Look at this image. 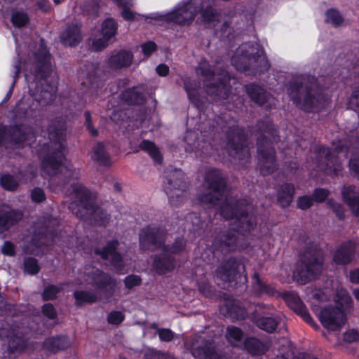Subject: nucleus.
Masks as SVG:
<instances>
[{
  "label": "nucleus",
  "mask_w": 359,
  "mask_h": 359,
  "mask_svg": "<svg viewBox=\"0 0 359 359\" xmlns=\"http://www.w3.org/2000/svg\"><path fill=\"white\" fill-rule=\"evenodd\" d=\"M204 187L206 192L201 197V203L210 206H218L221 215L226 219H235V224L240 229H250V218L247 207H243L245 201H238L232 204L233 199L227 198L226 190L221 177L217 170H210L206 177Z\"/></svg>",
  "instance_id": "nucleus-1"
},
{
  "label": "nucleus",
  "mask_w": 359,
  "mask_h": 359,
  "mask_svg": "<svg viewBox=\"0 0 359 359\" xmlns=\"http://www.w3.org/2000/svg\"><path fill=\"white\" fill-rule=\"evenodd\" d=\"M329 292L328 288L312 291L311 308L323 326L329 332L337 333L345 325L347 320L345 310L352 307L353 301L346 290L341 285L336 284L333 300L339 307L326 306L320 309L317 303L327 300Z\"/></svg>",
  "instance_id": "nucleus-2"
},
{
  "label": "nucleus",
  "mask_w": 359,
  "mask_h": 359,
  "mask_svg": "<svg viewBox=\"0 0 359 359\" xmlns=\"http://www.w3.org/2000/svg\"><path fill=\"white\" fill-rule=\"evenodd\" d=\"M23 66L25 79L31 92L35 88L36 93H43V88L40 86L45 83L48 85L45 94L51 96L55 92L57 77L53 74L50 56L43 44L40 45L39 51L34 55L33 61L29 59L24 62Z\"/></svg>",
  "instance_id": "nucleus-3"
},
{
  "label": "nucleus",
  "mask_w": 359,
  "mask_h": 359,
  "mask_svg": "<svg viewBox=\"0 0 359 359\" xmlns=\"http://www.w3.org/2000/svg\"><path fill=\"white\" fill-rule=\"evenodd\" d=\"M72 198L76 201L71 204V209L79 217L94 221L97 224H105L109 221L105 205H96L95 193L90 192L81 184L72 187Z\"/></svg>",
  "instance_id": "nucleus-4"
},
{
  "label": "nucleus",
  "mask_w": 359,
  "mask_h": 359,
  "mask_svg": "<svg viewBox=\"0 0 359 359\" xmlns=\"http://www.w3.org/2000/svg\"><path fill=\"white\" fill-rule=\"evenodd\" d=\"M65 136V130L62 128L50 132L49 138L53 140L54 147L57 151L43 160V169L50 175L61 172L66 177L76 178L79 172L76 170L72 169L71 163L65 158V146L63 142Z\"/></svg>",
  "instance_id": "nucleus-5"
},
{
  "label": "nucleus",
  "mask_w": 359,
  "mask_h": 359,
  "mask_svg": "<svg viewBox=\"0 0 359 359\" xmlns=\"http://www.w3.org/2000/svg\"><path fill=\"white\" fill-rule=\"evenodd\" d=\"M289 94L297 106L308 111H315L324 107L327 101L315 84L309 88L303 83L292 86Z\"/></svg>",
  "instance_id": "nucleus-6"
},
{
  "label": "nucleus",
  "mask_w": 359,
  "mask_h": 359,
  "mask_svg": "<svg viewBox=\"0 0 359 359\" xmlns=\"http://www.w3.org/2000/svg\"><path fill=\"white\" fill-rule=\"evenodd\" d=\"M233 65L240 71H246L251 66L260 71L269 67V62L258 44H242L232 57Z\"/></svg>",
  "instance_id": "nucleus-7"
},
{
  "label": "nucleus",
  "mask_w": 359,
  "mask_h": 359,
  "mask_svg": "<svg viewBox=\"0 0 359 359\" xmlns=\"http://www.w3.org/2000/svg\"><path fill=\"white\" fill-rule=\"evenodd\" d=\"M323 260L317 252L306 254L304 260L297 264L293 276L300 284L314 279L322 271Z\"/></svg>",
  "instance_id": "nucleus-8"
},
{
  "label": "nucleus",
  "mask_w": 359,
  "mask_h": 359,
  "mask_svg": "<svg viewBox=\"0 0 359 359\" xmlns=\"http://www.w3.org/2000/svg\"><path fill=\"white\" fill-rule=\"evenodd\" d=\"M226 338L232 346L245 349L254 355L263 353L266 349V346L257 339L246 338L243 341L242 330L234 326L227 327Z\"/></svg>",
  "instance_id": "nucleus-9"
},
{
  "label": "nucleus",
  "mask_w": 359,
  "mask_h": 359,
  "mask_svg": "<svg viewBox=\"0 0 359 359\" xmlns=\"http://www.w3.org/2000/svg\"><path fill=\"white\" fill-rule=\"evenodd\" d=\"M197 72L198 74L205 77V81H210L211 79L215 81L216 77L217 79L220 80V83L217 85L212 83L207 84L206 90L209 95L219 97L218 99L227 97V91L229 90L224 82L229 80V78L226 72H222L220 77H217L215 74H212L210 66L206 61H203L199 64Z\"/></svg>",
  "instance_id": "nucleus-10"
},
{
  "label": "nucleus",
  "mask_w": 359,
  "mask_h": 359,
  "mask_svg": "<svg viewBox=\"0 0 359 359\" xmlns=\"http://www.w3.org/2000/svg\"><path fill=\"white\" fill-rule=\"evenodd\" d=\"M117 26L112 19H107L98 31L91 39V47L94 50L99 51L105 48L116 34Z\"/></svg>",
  "instance_id": "nucleus-11"
},
{
  "label": "nucleus",
  "mask_w": 359,
  "mask_h": 359,
  "mask_svg": "<svg viewBox=\"0 0 359 359\" xmlns=\"http://www.w3.org/2000/svg\"><path fill=\"white\" fill-rule=\"evenodd\" d=\"M86 281L88 284L95 286L100 293L106 295L109 293V296L112 295L116 285V281L113 278L95 269L86 272Z\"/></svg>",
  "instance_id": "nucleus-12"
},
{
  "label": "nucleus",
  "mask_w": 359,
  "mask_h": 359,
  "mask_svg": "<svg viewBox=\"0 0 359 359\" xmlns=\"http://www.w3.org/2000/svg\"><path fill=\"white\" fill-rule=\"evenodd\" d=\"M184 176L180 170H176L172 178L168 181L169 187H165V191L169 197L170 203L172 205H177L183 201V196L178 192H182L186 187L184 180Z\"/></svg>",
  "instance_id": "nucleus-13"
},
{
  "label": "nucleus",
  "mask_w": 359,
  "mask_h": 359,
  "mask_svg": "<svg viewBox=\"0 0 359 359\" xmlns=\"http://www.w3.org/2000/svg\"><path fill=\"white\" fill-rule=\"evenodd\" d=\"M336 156H333V154L325 148H323L320 151V157H322V156H325V158L327 161L326 167L327 168H325L324 165L320 164V163H318V166L320 169L325 170L327 174L337 175V172L341 170V163L339 162V160L342 157H346V149L343 147L336 148Z\"/></svg>",
  "instance_id": "nucleus-14"
},
{
  "label": "nucleus",
  "mask_w": 359,
  "mask_h": 359,
  "mask_svg": "<svg viewBox=\"0 0 359 359\" xmlns=\"http://www.w3.org/2000/svg\"><path fill=\"white\" fill-rule=\"evenodd\" d=\"M211 344L202 336L196 337L190 345L191 353L196 359H223L211 347Z\"/></svg>",
  "instance_id": "nucleus-15"
},
{
  "label": "nucleus",
  "mask_w": 359,
  "mask_h": 359,
  "mask_svg": "<svg viewBox=\"0 0 359 359\" xmlns=\"http://www.w3.org/2000/svg\"><path fill=\"white\" fill-rule=\"evenodd\" d=\"M283 297L285 303L291 309L299 314L307 323L311 325L312 327L315 328L318 327V325L311 318L302 302L295 292H287L284 294Z\"/></svg>",
  "instance_id": "nucleus-16"
},
{
  "label": "nucleus",
  "mask_w": 359,
  "mask_h": 359,
  "mask_svg": "<svg viewBox=\"0 0 359 359\" xmlns=\"http://www.w3.org/2000/svg\"><path fill=\"white\" fill-rule=\"evenodd\" d=\"M164 241V231L149 226L143 229L140 234V243L142 248H149L151 244L161 248Z\"/></svg>",
  "instance_id": "nucleus-17"
},
{
  "label": "nucleus",
  "mask_w": 359,
  "mask_h": 359,
  "mask_svg": "<svg viewBox=\"0 0 359 359\" xmlns=\"http://www.w3.org/2000/svg\"><path fill=\"white\" fill-rule=\"evenodd\" d=\"M259 164L264 175L272 172L276 167L274 151L268 144L263 146L259 142L258 146Z\"/></svg>",
  "instance_id": "nucleus-18"
},
{
  "label": "nucleus",
  "mask_w": 359,
  "mask_h": 359,
  "mask_svg": "<svg viewBox=\"0 0 359 359\" xmlns=\"http://www.w3.org/2000/svg\"><path fill=\"white\" fill-rule=\"evenodd\" d=\"M228 150L230 155L241 159L242 158L248 157L249 149L245 144L243 135L240 133H233L231 140L228 143Z\"/></svg>",
  "instance_id": "nucleus-19"
},
{
  "label": "nucleus",
  "mask_w": 359,
  "mask_h": 359,
  "mask_svg": "<svg viewBox=\"0 0 359 359\" xmlns=\"http://www.w3.org/2000/svg\"><path fill=\"white\" fill-rule=\"evenodd\" d=\"M118 243L112 241L107 244L102 252H96L100 254L102 259H109L111 264L116 268V270L121 273H123V267L122 266L123 260L120 255L116 252V249Z\"/></svg>",
  "instance_id": "nucleus-20"
},
{
  "label": "nucleus",
  "mask_w": 359,
  "mask_h": 359,
  "mask_svg": "<svg viewBox=\"0 0 359 359\" xmlns=\"http://www.w3.org/2000/svg\"><path fill=\"white\" fill-rule=\"evenodd\" d=\"M355 243L347 242L342 244L334 255V261L337 264L346 265L351 263L354 258Z\"/></svg>",
  "instance_id": "nucleus-21"
},
{
  "label": "nucleus",
  "mask_w": 359,
  "mask_h": 359,
  "mask_svg": "<svg viewBox=\"0 0 359 359\" xmlns=\"http://www.w3.org/2000/svg\"><path fill=\"white\" fill-rule=\"evenodd\" d=\"M133 55L126 50H115L108 59V65L112 69L128 67L133 60Z\"/></svg>",
  "instance_id": "nucleus-22"
},
{
  "label": "nucleus",
  "mask_w": 359,
  "mask_h": 359,
  "mask_svg": "<svg viewBox=\"0 0 359 359\" xmlns=\"http://www.w3.org/2000/svg\"><path fill=\"white\" fill-rule=\"evenodd\" d=\"M61 40L67 46H76L81 40L80 28L77 25L69 26L62 34Z\"/></svg>",
  "instance_id": "nucleus-23"
},
{
  "label": "nucleus",
  "mask_w": 359,
  "mask_h": 359,
  "mask_svg": "<svg viewBox=\"0 0 359 359\" xmlns=\"http://www.w3.org/2000/svg\"><path fill=\"white\" fill-rule=\"evenodd\" d=\"M279 351L280 355H278L276 359H316L313 355L306 353H301L294 357V346L290 341L286 339H283V344Z\"/></svg>",
  "instance_id": "nucleus-24"
},
{
  "label": "nucleus",
  "mask_w": 359,
  "mask_h": 359,
  "mask_svg": "<svg viewBox=\"0 0 359 359\" xmlns=\"http://www.w3.org/2000/svg\"><path fill=\"white\" fill-rule=\"evenodd\" d=\"M355 189V187L353 186L344 187L342 196L353 212L355 215H359V196H356Z\"/></svg>",
  "instance_id": "nucleus-25"
},
{
  "label": "nucleus",
  "mask_w": 359,
  "mask_h": 359,
  "mask_svg": "<svg viewBox=\"0 0 359 359\" xmlns=\"http://www.w3.org/2000/svg\"><path fill=\"white\" fill-rule=\"evenodd\" d=\"M69 345L70 341L65 336L48 338L45 341L43 344L44 347L51 352L65 349Z\"/></svg>",
  "instance_id": "nucleus-26"
},
{
  "label": "nucleus",
  "mask_w": 359,
  "mask_h": 359,
  "mask_svg": "<svg viewBox=\"0 0 359 359\" xmlns=\"http://www.w3.org/2000/svg\"><path fill=\"white\" fill-rule=\"evenodd\" d=\"M174 266L173 260L167 254L156 257L153 264L154 269L158 273H165L172 270Z\"/></svg>",
  "instance_id": "nucleus-27"
},
{
  "label": "nucleus",
  "mask_w": 359,
  "mask_h": 359,
  "mask_svg": "<svg viewBox=\"0 0 359 359\" xmlns=\"http://www.w3.org/2000/svg\"><path fill=\"white\" fill-rule=\"evenodd\" d=\"M246 91L250 98L260 105L265 104L267 100L269 99L264 89L257 85L250 84L247 86Z\"/></svg>",
  "instance_id": "nucleus-28"
},
{
  "label": "nucleus",
  "mask_w": 359,
  "mask_h": 359,
  "mask_svg": "<svg viewBox=\"0 0 359 359\" xmlns=\"http://www.w3.org/2000/svg\"><path fill=\"white\" fill-rule=\"evenodd\" d=\"M21 218L22 213L19 211H11L0 217V233L7 230Z\"/></svg>",
  "instance_id": "nucleus-29"
},
{
  "label": "nucleus",
  "mask_w": 359,
  "mask_h": 359,
  "mask_svg": "<svg viewBox=\"0 0 359 359\" xmlns=\"http://www.w3.org/2000/svg\"><path fill=\"white\" fill-rule=\"evenodd\" d=\"M257 327L267 332L275 331L279 324V319L276 317H262L255 321Z\"/></svg>",
  "instance_id": "nucleus-30"
},
{
  "label": "nucleus",
  "mask_w": 359,
  "mask_h": 359,
  "mask_svg": "<svg viewBox=\"0 0 359 359\" xmlns=\"http://www.w3.org/2000/svg\"><path fill=\"white\" fill-rule=\"evenodd\" d=\"M139 149L147 151L154 161L157 163L161 162L162 156L161 152L153 142L144 140L141 142Z\"/></svg>",
  "instance_id": "nucleus-31"
},
{
  "label": "nucleus",
  "mask_w": 359,
  "mask_h": 359,
  "mask_svg": "<svg viewBox=\"0 0 359 359\" xmlns=\"http://www.w3.org/2000/svg\"><path fill=\"white\" fill-rule=\"evenodd\" d=\"M282 194H279L278 203L282 207L287 206L292 201V195L294 192L293 185L286 184L282 187Z\"/></svg>",
  "instance_id": "nucleus-32"
},
{
  "label": "nucleus",
  "mask_w": 359,
  "mask_h": 359,
  "mask_svg": "<svg viewBox=\"0 0 359 359\" xmlns=\"http://www.w3.org/2000/svg\"><path fill=\"white\" fill-rule=\"evenodd\" d=\"M92 158L104 165L110 163L109 156L104 151L103 144L101 143H98L95 146L92 153Z\"/></svg>",
  "instance_id": "nucleus-33"
},
{
  "label": "nucleus",
  "mask_w": 359,
  "mask_h": 359,
  "mask_svg": "<svg viewBox=\"0 0 359 359\" xmlns=\"http://www.w3.org/2000/svg\"><path fill=\"white\" fill-rule=\"evenodd\" d=\"M74 297L76 304H81L83 303H93L98 299L97 295L95 293L86 291H76L74 292Z\"/></svg>",
  "instance_id": "nucleus-34"
},
{
  "label": "nucleus",
  "mask_w": 359,
  "mask_h": 359,
  "mask_svg": "<svg viewBox=\"0 0 359 359\" xmlns=\"http://www.w3.org/2000/svg\"><path fill=\"white\" fill-rule=\"evenodd\" d=\"M254 278L256 280V283L255 285V290L256 292H257L258 294H266L267 295H273L274 294V288L271 285L262 283L259 279L257 274L255 273L254 275Z\"/></svg>",
  "instance_id": "nucleus-35"
},
{
  "label": "nucleus",
  "mask_w": 359,
  "mask_h": 359,
  "mask_svg": "<svg viewBox=\"0 0 359 359\" xmlns=\"http://www.w3.org/2000/svg\"><path fill=\"white\" fill-rule=\"evenodd\" d=\"M29 21V17L24 12L17 11L13 13L11 17V22L15 27H22L25 25Z\"/></svg>",
  "instance_id": "nucleus-36"
},
{
  "label": "nucleus",
  "mask_w": 359,
  "mask_h": 359,
  "mask_svg": "<svg viewBox=\"0 0 359 359\" xmlns=\"http://www.w3.org/2000/svg\"><path fill=\"white\" fill-rule=\"evenodd\" d=\"M8 348L11 352L24 348V342L21 337L17 336H8Z\"/></svg>",
  "instance_id": "nucleus-37"
},
{
  "label": "nucleus",
  "mask_w": 359,
  "mask_h": 359,
  "mask_svg": "<svg viewBox=\"0 0 359 359\" xmlns=\"http://www.w3.org/2000/svg\"><path fill=\"white\" fill-rule=\"evenodd\" d=\"M122 97L124 100L130 104L139 103L140 95L136 90V88L128 89L122 93Z\"/></svg>",
  "instance_id": "nucleus-38"
},
{
  "label": "nucleus",
  "mask_w": 359,
  "mask_h": 359,
  "mask_svg": "<svg viewBox=\"0 0 359 359\" xmlns=\"http://www.w3.org/2000/svg\"><path fill=\"white\" fill-rule=\"evenodd\" d=\"M326 21L337 26L343 22V18L337 10L330 9L326 13Z\"/></svg>",
  "instance_id": "nucleus-39"
},
{
  "label": "nucleus",
  "mask_w": 359,
  "mask_h": 359,
  "mask_svg": "<svg viewBox=\"0 0 359 359\" xmlns=\"http://www.w3.org/2000/svg\"><path fill=\"white\" fill-rule=\"evenodd\" d=\"M1 184L2 187L7 190H14L18 187V182L10 175H4L1 178Z\"/></svg>",
  "instance_id": "nucleus-40"
},
{
  "label": "nucleus",
  "mask_w": 359,
  "mask_h": 359,
  "mask_svg": "<svg viewBox=\"0 0 359 359\" xmlns=\"http://www.w3.org/2000/svg\"><path fill=\"white\" fill-rule=\"evenodd\" d=\"M145 359H175L169 353H162L156 350H148L145 354Z\"/></svg>",
  "instance_id": "nucleus-41"
},
{
  "label": "nucleus",
  "mask_w": 359,
  "mask_h": 359,
  "mask_svg": "<svg viewBox=\"0 0 359 359\" xmlns=\"http://www.w3.org/2000/svg\"><path fill=\"white\" fill-rule=\"evenodd\" d=\"M344 340L348 343L359 341V330L357 329H348L344 333Z\"/></svg>",
  "instance_id": "nucleus-42"
},
{
  "label": "nucleus",
  "mask_w": 359,
  "mask_h": 359,
  "mask_svg": "<svg viewBox=\"0 0 359 359\" xmlns=\"http://www.w3.org/2000/svg\"><path fill=\"white\" fill-rule=\"evenodd\" d=\"M25 271L29 274H35L39 270L37 262L34 259L29 258L25 261Z\"/></svg>",
  "instance_id": "nucleus-43"
},
{
  "label": "nucleus",
  "mask_w": 359,
  "mask_h": 359,
  "mask_svg": "<svg viewBox=\"0 0 359 359\" xmlns=\"http://www.w3.org/2000/svg\"><path fill=\"white\" fill-rule=\"evenodd\" d=\"M156 333L162 341H170L175 337V334L170 329L158 328Z\"/></svg>",
  "instance_id": "nucleus-44"
},
{
  "label": "nucleus",
  "mask_w": 359,
  "mask_h": 359,
  "mask_svg": "<svg viewBox=\"0 0 359 359\" xmlns=\"http://www.w3.org/2000/svg\"><path fill=\"white\" fill-rule=\"evenodd\" d=\"M124 320V316L122 312L113 311L109 313L107 317V321L110 324L118 325Z\"/></svg>",
  "instance_id": "nucleus-45"
},
{
  "label": "nucleus",
  "mask_w": 359,
  "mask_h": 359,
  "mask_svg": "<svg viewBox=\"0 0 359 359\" xmlns=\"http://www.w3.org/2000/svg\"><path fill=\"white\" fill-rule=\"evenodd\" d=\"M235 275L234 270H226L222 267L219 268L216 271V277L224 281H231V276Z\"/></svg>",
  "instance_id": "nucleus-46"
},
{
  "label": "nucleus",
  "mask_w": 359,
  "mask_h": 359,
  "mask_svg": "<svg viewBox=\"0 0 359 359\" xmlns=\"http://www.w3.org/2000/svg\"><path fill=\"white\" fill-rule=\"evenodd\" d=\"M59 292V288L54 285L48 286L43 291V298L45 299H52L56 297Z\"/></svg>",
  "instance_id": "nucleus-47"
},
{
  "label": "nucleus",
  "mask_w": 359,
  "mask_h": 359,
  "mask_svg": "<svg viewBox=\"0 0 359 359\" xmlns=\"http://www.w3.org/2000/svg\"><path fill=\"white\" fill-rule=\"evenodd\" d=\"M349 168L351 173L359 179V156L358 158H351L349 162Z\"/></svg>",
  "instance_id": "nucleus-48"
},
{
  "label": "nucleus",
  "mask_w": 359,
  "mask_h": 359,
  "mask_svg": "<svg viewBox=\"0 0 359 359\" xmlns=\"http://www.w3.org/2000/svg\"><path fill=\"white\" fill-rule=\"evenodd\" d=\"M348 108L353 109L355 111L359 109V91L355 90L353 92L349 100Z\"/></svg>",
  "instance_id": "nucleus-49"
},
{
  "label": "nucleus",
  "mask_w": 359,
  "mask_h": 359,
  "mask_svg": "<svg viewBox=\"0 0 359 359\" xmlns=\"http://www.w3.org/2000/svg\"><path fill=\"white\" fill-rule=\"evenodd\" d=\"M124 282L126 287L131 288L135 285H138L141 282V279L137 276L132 275L127 276Z\"/></svg>",
  "instance_id": "nucleus-50"
},
{
  "label": "nucleus",
  "mask_w": 359,
  "mask_h": 359,
  "mask_svg": "<svg viewBox=\"0 0 359 359\" xmlns=\"http://www.w3.org/2000/svg\"><path fill=\"white\" fill-rule=\"evenodd\" d=\"M184 246V242L182 239L177 240L171 248L164 247L163 250L165 253H177Z\"/></svg>",
  "instance_id": "nucleus-51"
},
{
  "label": "nucleus",
  "mask_w": 359,
  "mask_h": 359,
  "mask_svg": "<svg viewBox=\"0 0 359 359\" xmlns=\"http://www.w3.org/2000/svg\"><path fill=\"white\" fill-rule=\"evenodd\" d=\"M156 48V44L152 41H148L142 45V50L146 57H149Z\"/></svg>",
  "instance_id": "nucleus-52"
},
{
  "label": "nucleus",
  "mask_w": 359,
  "mask_h": 359,
  "mask_svg": "<svg viewBox=\"0 0 359 359\" xmlns=\"http://www.w3.org/2000/svg\"><path fill=\"white\" fill-rule=\"evenodd\" d=\"M32 199L34 202H41L45 199V194L42 189L36 188L31 193Z\"/></svg>",
  "instance_id": "nucleus-53"
},
{
  "label": "nucleus",
  "mask_w": 359,
  "mask_h": 359,
  "mask_svg": "<svg viewBox=\"0 0 359 359\" xmlns=\"http://www.w3.org/2000/svg\"><path fill=\"white\" fill-rule=\"evenodd\" d=\"M328 196V191L324 189H318L313 193L314 200L317 202L323 201Z\"/></svg>",
  "instance_id": "nucleus-54"
},
{
  "label": "nucleus",
  "mask_w": 359,
  "mask_h": 359,
  "mask_svg": "<svg viewBox=\"0 0 359 359\" xmlns=\"http://www.w3.org/2000/svg\"><path fill=\"white\" fill-rule=\"evenodd\" d=\"M234 306H236L235 302L233 303L231 307L228 309V314L233 318H238L240 317H243V313H244L243 311L240 307H238L237 306H236V308H234Z\"/></svg>",
  "instance_id": "nucleus-55"
},
{
  "label": "nucleus",
  "mask_w": 359,
  "mask_h": 359,
  "mask_svg": "<svg viewBox=\"0 0 359 359\" xmlns=\"http://www.w3.org/2000/svg\"><path fill=\"white\" fill-rule=\"evenodd\" d=\"M43 313L50 319H53L56 316L55 310L50 304H46L43 306Z\"/></svg>",
  "instance_id": "nucleus-56"
},
{
  "label": "nucleus",
  "mask_w": 359,
  "mask_h": 359,
  "mask_svg": "<svg viewBox=\"0 0 359 359\" xmlns=\"http://www.w3.org/2000/svg\"><path fill=\"white\" fill-rule=\"evenodd\" d=\"M312 204V200L309 196L300 197L297 202V205L301 209L309 208Z\"/></svg>",
  "instance_id": "nucleus-57"
},
{
  "label": "nucleus",
  "mask_w": 359,
  "mask_h": 359,
  "mask_svg": "<svg viewBox=\"0 0 359 359\" xmlns=\"http://www.w3.org/2000/svg\"><path fill=\"white\" fill-rule=\"evenodd\" d=\"M184 88L188 93L190 101L195 105L198 106L195 89H191L187 83H184Z\"/></svg>",
  "instance_id": "nucleus-58"
},
{
  "label": "nucleus",
  "mask_w": 359,
  "mask_h": 359,
  "mask_svg": "<svg viewBox=\"0 0 359 359\" xmlns=\"http://www.w3.org/2000/svg\"><path fill=\"white\" fill-rule=\"evenodd\" d=\"M17 51H18V60L15 62V65H14V68H15V75H14V81H13V84L15 83V82L16 81V79L18 76V74H20V70H21V67H20V60L22 58V56L18 50V47H17Z\"/></svg>",
  "instance_id": "nucleus-59"
},
{
  "label": "nucleus",
  "mask_w": 359,
  "mask_h": 359,
  "mask_svg": "<svg viewBox=\"0 0 359 359\" xmlns=\"http://www.w3.org/2000/svg\"><path fill=\"white\" fill-rule=\"evenodd\" d=\"M2 252L6 255H13L15 253L13 245L10 242H6L2 247Z\"/></svg>",
  "instance_id": "nucleus-60"
},
{
  "label": "nucleus",
  "mask_w": 359,
  "mask_h": 359,
  "mask_svg": "<svg viewBox=\"0 0 359 359\" xmlns=\"http://www.w3.org/2000/svg\"><path fill=\"white\" fill-rule=\"evenodd\" d=\"M329 205L333 208V210L336 212L337 215L339 218H342L344 216L343 214V209L341 206V205L333 202V201H329Z\"/></svg>",
  "instance_id": "nucleus-61"
},
{
  "label": "nucleus",
  "mask_w": 359,
  "mask_h": 359,
  "mask_svg": "<svg viewBox=\"0 0 359 359\" xmlns=\"http://www.w3.org/2000/svg\"><path fill=\"white\" fill-rule=\"evenodd\" d=\"M85 117H86V126H87L88 130L90 132L92 135H93V136L97 135V130L95 128H93L91 126L90 113L88 111L86 112Z\"/></svg>",
  "instance_id": "nucleus-62"
},
{
  "label": "nucleus",
  "mask_w": 359,
  "mask_h": 359,
  "mask_svg": "<svg viewBox=\"0 0 359 359\" xmlns=\"http://www.w3.org/2000/svg\"><path fill=\"white\" fill-rule=\"evenodd\" d=\"M349 278L353 283L359 284V269L351 271Z\"/></svg>",
  "instance_id": "nucleus-63"
},
{
  "label": "nucleus",
  "mask_w": 359,
  "mask_h": 359,
  "mask_svg": "<svg viewBox=\"0 0 359 359\" xmlns=\"http://www.w3.org/2000/svg\"><path fill=\"white\" fill-rule=\"evenodd\" d=\"M122 16L124 19L127 20H133L136 18V15L134 13H133L130 10L124 8L122 12Z\"/></svg>",
  "instance_id": "nucleus-64"
}]
</instances>
